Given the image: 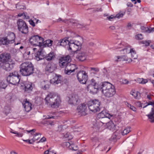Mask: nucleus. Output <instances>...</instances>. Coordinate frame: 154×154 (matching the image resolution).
<instances>
[{"label": "nucleus", "mask_w": 154, "mask_h": 154, "mask_svg": "<svg viewBox=\"0 0 154 154\" xmlns=\"http://www.w3.org/2000/svg\"><path fill=\"white\" fill-rule=\"evenodd\" d=\"M36 49V48H32L29 47L28 48V50L31 51V54H33L34 53V51Z\"/></svg>", "instance_id": "nucleus-53"}, {"label": "nucleus", "mask_w": 154, "mask_h": 154, "mask_svg": "<svg viewBox=\"0 0 154 154\" xmlns=\"http://www.w3.org/2000/svg\"><path fill=\"white\" fill-rule=\"evenodd\" d=\"M115 16H114L113 15H111L110 16L107 17V19L111 21L112 19H115Z\"/></svg>", "instance_id": "nucleus-56"}, {"label": "nucleus", "mask_w": 154, "mask_h": 154, "mask_svg": "<svg viewBox=\"0 0 154 154\" xmlns=\"http://www.w3.org/2000/svg\"><path fill=\"white\" fill-rule=\"evenodd\" d=\"M116 47L117 48H122V49L120 50V51H124V52H125L126 50H128L129 49L128 47H130V46L127 43L124 42H122L119 43L118 46Z\"/></svg>", "instance_id": "nucleus-20"}, {"label": "nucleus", "mask_w": 154, "mask_h": 154, "mask_svg": "<svg viewBox=\"0 0 154 154\" xmlns=\"http://www.w3.org/2000/svg\"><path fill=\"white\" fill-rule=\"evenodd\" d=\"M68 103L73 105H76L77 104L79 100V96L77 94H73L69 97Z\"/></svg>", "instance_id": "nucleus-17"}, {"label": "nucleus", "mask_w": 154, "mask_h": 154, "mask_svg": "<svg viewBox=\"0 0 154 154\" xmlns=\"http://www.w3.org/2000/svg\"><path fill=\"white\" fill-rule=\"evenodd\" d=\"M123 61H126L128 63H130L132 61V60L131 58H128L127 56H123Z\"/></svg>", "instance_id": "nucleus-45"}, {"label": "nucleus", "mask_w": 154, "mask_h": 154, "mask_svg": "<svg viewBox=\"0 0 154 154\" xmlns=\"http://www.w3.org/2000/svg\"><path fill=\"white\" fill-rule=\"evenodd\" d=\"M38 38V35H34L32 36L29 38V42L32 45H38V42L37 40Z\"/></svg>", "instance_id": "nucleus-27"}, {"label": "nucleus", "mask_w": 154, "mask_h": 154, "mask_svg": "<svg viewBox=\"0 0 154 154\" xmlns=\"http://www.w3.org/2000/svg\"><path fill=\"white\" fill-rule=\"evenodd\" d=\"M56 65L52 63H48L45 69L50 72H52L56 68Z\"/></svg>", "instance_id": "nucleus-23"}, {"label": "nucleus", "mask_w": 154, "mask_h": 154, "mask_svg": "<svg viewBox=\"0 0 154 154\" xmlns=\"http://www.w3.org/2000/svg\"><path fill=\"white\" fill-rule=\"evenodd\" d=\"M87 107L85 104H82L79 105L77 107V111L78 115L81 116H85L86 115V111Z\"/></svg>", "instance_id": "nucleus-16"}, {"label": "nucleus", "mask_w": 154, "mask_h": 154, "mask_svg": "<svg viewBox=\"0 0 154 154\" xmlns=\"http://www.w3.org/2000/svg\"><path fill=\"white\" fill-rule=\"evenodd\" d=\"M112 116L111 115L107 113L106 110H103L98 114L97 117L99 119H101L105 118L110 119Z\"/></svg>", "instance_id": "nucleus-18"}, {"label": "nucleus", "mask_w": 154, "mask_h": 154, "mask_svg": "<svg viewBox=\"0 0 154 154\" xmlns=\"http://www.w3.org/2000/svg\"><path fill=\"white\" fill-rule=\"evenodd\" d=\"M112 138L113 140L119 138V137L118 136V134L117 132H115L113 134L112 136Z\"/></svg>", "instance_id": "nucleus-48"}, {"label": "nucleus", "mask_w": 154, "mask_h": 154, "mask_svg": "<svg viewBox=\"0 0 154 154\" xmlns=\"http://www.w3.org/2000/svg\"><path fill=\"white\" fill-rule=\"evenodd\" d=\"M30 24L32 25L33 27L35 26V23L33 21L31 20L29 21Z\"/></svg>", "instance_id": "nucleus-58"}, {"label": "nucleus", "mask_w": 154, "mask_h": 154, "mask_svg": "<svg viewBox=\"0 0 154 154\" xmlns=\"http://www.w3.org/2000/svg\"><path fill=\"white\" fill-rule=\"evenodd\" d=\"M7 85L4 81L0 82V90L2 89H5L7 87Z\"/></svg>", "instance_id": "nucleus-38"}, {"label": "nucleus", "mask_w": 154, "mask_h": 154, "mask_svg": "<svg viewBox=\"0 0 154 154\" xmlns=\"http://www.w3.org/2000/svg\"><path fill=\"white\" fill-rule=\"evenodd\" d=\"M54 57L55 56L54 52H51L44 57L42 52L41 50H40L35 55V59L37 61H39L45 58L47 60L50 61L52 60Z\"/></svg>", "instance_id": "nucleus-9"}, {"label": "nucleus", "mask_w": 154, "mask_h": 154, "mask_svg": "<svg viewBox=\"0 0 154 154\" xmlns=\"http://www.w3.org/2000/svg\"><path fill=\"white\" fill-rule=\"evenodd\" d=\"M14 134H16L15 136L19 137H22L23 135V134L16 131L15 132Z\"/></svg>", "instance_id": "nucleus-50"}, {"label": "nucleus", "mask_w": 154, "mask_h": 154, "mask_svg": "<svg viewBox=\"0 0 154 154\" xmlns=\"http://www.w3.org/2000/svg\"><path fill=\"white\" fill-rule=\"evenodd\" d=\"M151 105L153 107L151 109V111L147 115L150 122H154V102H149L147 105L143 107V108L146 107L147 105Z\"/></svg>", "instance_id": "nucleus-15"}, {"label": "nucleus", "mask_w": 154, "mask_h": 154, "mask_svg": "<svg viewBox=\"0 0 154 154\" xmlns=\"http://www.w3.org/2000/svg\"><path fill=\"white\" fill-rule=\"evenodd\" d=\"M71 41H72L73 42V43L76 46H77V47L80 50L81 48L82 45V44L81 42L79 40H70Z\"/></svg>", "instance_id": "nucleus-34"}, {"label": "nucleus", "mask_w": 154, "mask_h": 154, "mask_svg": "<svg viewBox=\"0 0 154 154\" xmlns=\"http://www.w3.org/2000/svg\"><path fill=\"white\" fill-rule=\"evenodd\" d=\"M146 31L148 33H150L151 32H153L154 31V27L148 28L147 30H146Z\"/></svg>", "instance_id": "nucleus-55"}, {"label": "nucleus", "mask_w": 154, "mask_h": 154, "mask_svg": "<svg viewBox=\"0 0 154 154\" xmlns=\"http://www.w3.org/2000/svg\"><path fill=\"white\" fill-rule=\"evenodd\" d=\"M132 25L131 24V23L130 22H128L127 25V27L128 28H129V27H131L132 26Z\"/></svg>", "instance_id": "nucleus-64"}, {"label": "nucleus", "mask_w": 154, "mask_h": 154, "mask_svg": "<svg viewBox=\"0 0 154 154\" xmlns=\"http://www.w3.org/2000/svg\"><path fill=\"white\" fill-rule=\"evenodd\" d=\"M11 58L10 54L8 53H4L0 54V66L1 63L3 64L9 62Z\"/></svg>", "instance_id": "nucleus-13"}, {"label": "nucleus", "mask_w": 154, "mask_h": 154, "mask_svg": "<svg viewBox=\"0 0 154 154\" xmlns=\"http://www.w3.org/2000/svg\"><path fill=\"white\" fill-rule=\"evenodd\" d=\"M76 76L79 81L81 84H85L88 80L87 74L85 71H80L77 73Z\"/></svg>", "instance_id": "nucleus-11"}, {"label": "nucleus", "mask_w": 154, "mask_h": 154, "mask_svg": "<svg viewBox=\"0 0 154 154\" xmlns=\"http://www.w3.org/2000/svg\"><path fill=\"white\" fill-rule=\"evenodd\" d=\"M64 137L65 138H67L68 140H69L72 138V135H71L69 132L67 133L66 134L64 135Z\"/></svg>", "instance_id": "nucleus-43"}, {"label": "nucleus", "mask_w": 154, "mask_h": 154, "mask_svg": "<svg viewBox=\"0 0 154 154\" xmlns=\"http://www.w3.org/2000/svg\"><path fill=\"white\" fill-rule=\"evenodd\" d=\"M101 91L104 95L107 98L112 97L116 93L114 87L109 82H102Z\"/></svg>", "instance_id": "nucleus-2"}, {"label": "nucleus", "mask_w": 154, "mask_h": 154, "mask_svg": "<svg viewBox=\"0 0 154 154\" xmlns=\"http://www.w3.org/2000/svg\"><path fill=\"white\" fill-rule=\"evenodd\" d=\"M70 60V57L69 55L61 57L59 60L60 66L62 68L66 66Z\"/></svg>", "instance_id": "nucleus-12"}, {"label": "nucleus", "mask_w": 154, "mask_h": 154, "mask_svg": "<svg viewBox=\"0 0 154 154\" xmlns=\"http://www.w3.org/2000/svg\"><path fill=\"white\" fill-rule=\"evenodd\" d=\"M90 69L91 70H93L94 71V72H98L99 71V69L98 68H94V67H91L90 68Z\"/></svg>", "instance_id": "nucleus-54"}, {"label": "nucleus", "mask_w": 154, "mask_h": 154, "mask_svg": "<svg viewBox=\"0 0 154 154\" xmlns=\"http://www.w3.org/2000/svg\"><path fill=\"white\" fill-rule=\"evenodd\" d=\"M9 44H10L8 41L6 37L0 38V44L7 45Z\"/></svg>", "instance_id": "nucleus-32"}, {"label": "nucleus", "mask_w": 154, "mask_h": 154, "mask_svg": "<svg viewBox=\"0 0 154 154\" xmlns=\"http://www.w3.org/2000/svg\"><path fill=\"white\" fill-rule=\"evenodd\" d=\"M53 41L50 40H48L44 42L43 45L45 47H50L52 45Z\"/></svg>", "instance_id": "nucleus-36"}, {"label": "nucleus", "mask_w": 154, "mask_h": 154, "mask_svg": "<svg viewBox=\"0 0 154 154\" xmlns=\"http://www.w3.org/2000/svg\"><path fill=\"white\" fill-rule=\"evenodd\" d=\"M71 143L69 142H65L63 143V144L64 146L68 147L69 149L70 147L71 146Z\"/></svg>", "instance_id": "nucleus-46"}, {"label": "nucleus", "mask_w": 154, "mask_h": 154, "mask_svg": "<svg viewBox=\"0 0 154 154\" xmlns=\"http://www.w3.org/2000/svg\"><path fill=\"white\" fill-rule=\"evenodd\" d=\"M46 103L52 108L58 107L60 102V97L54 93H50L45 98Z\"/></svg>", "instance_id": "nucleus-1"}, {"label": "nucleus", "mask_w": 154, "mask_h": 154, "mask_svg": "<svg viewBox=\"0 0 154 154\" xmlns=\"http://www.w3.org/2000/svg\"><path fill=\"white\" fill-rule=\"evenodd\" d=\"M125 14V12H120L118 14H116L115 16L116 18H119L122 17Z\"/></svg>", "instance_id": "nucleus-42"}, {"label": "nucleus", "mask_w": 154, "mask_h": 154, "mask_svg": "<svg viewBox=\"0 0 154 154\" xmlns=\"http://www.w3.org/2000/svg\"><path fill=\"white\" fill-rule=\"evenodd\" d=\"M69 42V41L68 40H67L66 39H63L60 40V42H59L58 43H60L59 45H60L64 46L66 45L67 44L68 45Z\"/></svg>", "instance_id": "nucleus-33"}, {"label": "nucleus", "mask_w": 154, "mask_h": 154, "mask_svg": "<svg viewBox=\"0 0 154 154\" xmlns=\"http://www.w3.org/2000/svg\"><path fill=\"white\" fill-rule=\"evenodd\" d=\"M109 119L108 118H105L102 119H99L97 122V124L99 126H102L104 124H106V125L107 123H108V121Z\"/></svg>", "instance_id": "nucleus-28"}, {"label": "nucleus", "mask_w": 154, "mask_h": 154, "mask_svg": "<svg viewBox=\"0 0 154 154\" xmlns=\"http://www.w3.org/2000/svg\"><path fill=\"white\" fill-rule=\"evenodd\" d=\"M11 63L8 62L4 63L3 65L1 66L2 68L6 71H10L14 67V64L13 63L10 62Z\"/></svg>", "instance_id": "nucleus-19"}, {"label": "nucleus", "mask_w": 154, "mask_h": 154, "mask_svg": "<svg viewBox=\"0 0 154 154\" xmlns=\"http://www.w3.org/2000/svg\"><path fill=\"white\" fill-rule=\"evenodd\" d=\"M38 39L37 40L38 44L37 46H41L43 45L44 43L43 38L38 36Z\"/></svg>", "instance_id": "nucleus-35"}, {"label": "nucleus", "mask_w": 154, "mask_h": 154, "mask_svg": "<svg viewBox=\"0 0 154 154\" xmlns=\"http://www.w3.org/2000/svg\"><path fill=\"white\" fill-rule=\"evenodd\" d=\"M130 131V128L127 127L124 129L122 132V134L123 135L127 134Z\"/></svg>", "instance_id": "nucleus-39"}, {"label": "nucleus", "mask_w": 154, "mask_h": 154, "mask_svg": "<svg viewBox=\"0 0 154 154\" xmlns=\"http://www.w3.org/2000/svg\"><path fill=\"white\" fill-rule=\"evenodd\" d=\"M141 43L143 44H145L146 46H148L150 43V41L149 40L143 41L141 42Z\"/></svg>", "instance_id": "nucleus-49"}, {"label": "nucleus", "mask_w": 154, "mask_h": 154, "mask_svg": "<svg viewBox=\"0 0 154 154\" xmlns=\"http://www.w3.org/2000/svg\"><path fill=\"white\" fill-rule=\"evenodd\" d=\"M87 54L85 52L80 51L78 52L76 58L80 61H83L85 60L87 57Z\"/></svg>", "instance_id": "nucleus-21"}, {"label": "nucleus", "mask_w": 154, "mask_h": 154, "mask_svg": "<svg viewBox=\"0 0 154 154\" xmlns=\"http://www.w3.org/2000/svg\"><path fill=\"white\" fill-rule=\"evenodd\" d=\"M18 29L22 33L26 34L28 32V27L26 23L22 19H19L17 22Z\"/></svg>", "instance_id": "nucleus-8"}, {"label": "nucleus", "mask_w": 154, "mask_h": 154, "mask_svg": "<svg viewBox=\"0 0 154 154\" xmlns=\"http://www.w3.org/2000/svg\"><path fill=\"white\" fill-rule=\"evenodd\" d=\"M115 58V61L117 62L122 61H123V56H117Z\"/></svg>", "instance_id": "nucleus-41"}, {"label": "nucleus", "mask_w": 154, "mask_h": 154, "mask_svg": "<svg viewBox=\"0 0 154 154\" xmlns=\"http://www.w3.org/2000/svg\"><path fill=\"white\" fill-rule=\"evenodd\" d=\"M46 138L45 137H43L38 142V143L40 142H43L45 141H46Z\"/></svg>", "instance_id": "nucleus-60"}, {"label": "nucleus", "mask_w": 154, "mask_h": 154, "mask_svg": "<svg viewBox=\"0 0 154 154\" xmlns=\"http://www.w3.org/2000/svg\"><path fill=\"white\" fill-rule=\"evenodd\" d=\"M39 135H41V134L40 133H36L34 135V137L31 140L33 142H34L36 140H38V138H39L40 137H38V138H36V136Z\"/></svg>", "instance_id": "nucleus-44"}, {"label": "nucleus", "mask_w": 154, "mask_h": 154, "mask_svg": "<svg viewBox=\"0 0 154 154\" xmlns=\"http://www.w3.org/2000/svg\"><path fill=\"white\" fill-rule=\"evenodd\" d=\"M20 80L19 75L17 71L10 73L7 79L8 82L13 85H16L18 83Z\"/></svg>", "instance_id": "nucleus-7"}, {"label": "nucleus", "mask_w": 154, "mask_h": 154, "mask_svg": "<svg viewBox=\"0 0 154 154\" xmlns=\"http://www.w3.org/2000/svg\"><path fill=\"white\" fill-rule=\"evenodd\" d=\"M100 103L97 100H91L88 102V107L90 110L94 113L99 112L101 110Z\"/></svg>", "instance_id": "nucleus-6"}, {"label": "nucleus", "mask_w": 154, "mask_h": 154, "mask_svg": "<svg viewBox=\"0 0 154 154\" xmlns=\"http://www.w3.org/2000/svg\"><path fill=\"white\" fill-rule=\"evenodd\" d=\"M137 82L139 83L145 84L147 82V80L143 78H138L137 79Z\"/></svg>", "instance_id": "nucleus-37"}, {"label": "nucleus", "mask_w": 154, "mask_h": 154, "mask_svg": "<svg viewBox=\"0 0 154 154\" xmlns=\"http://www.w3.org/2000/svg\"><path fill=\"white\" fill-rule=\"evenodd\" d=\"M72 41H71L70 40L69 41V43L68 45H67V48H69L68 50H70L71 51L73 52H75L78 50H80L78 47L76 46L73 43Z\"/></svg>", "instance_id": "nucleus-22"}, {"label": "nucleus", "mask_w": 154, "mask_h": 154, "mask_svg": "<svg viewBox=\"0 0 154 154\" xmlns=\"http://www.w3.org/2000/svg\"><path fill=\"white\" fill-rule=\"evenodd\" d=\"M34 67L31 62H25L21 64L20 72L23 76H28L33 73Z\"/></svg>", "instance_id": "nucleus-3"}, {"label": "nucleus", "mask_w": 154, "mask_h": 154, "mask_svg": "<svg viewBox=\"0 0 154 154\" xmlns=\"http://www.w3.org/2000/svg\"><path fill=\"white\" fill-rule=\"evenodd\" d=\"M106 126L108 128L111 130L113 131L115 129L116 126L112 121H110L107 123Z\"/></svg>", "instance_id": "nucleus-31"}, {"label": "nucleus", "mask_w": 154, "mask_h": 154, "mask_svg": "<svg viewBox=\"0 0 154 154\" xmlns=\"http://www.w3.org/2000/svg\"><path fill=\"white\" fill-rule=\"evenodd\" d=\"M131 94L136 99H139L140 97V93L135 90L131 91Z\"/></svg>", "instance_id": "nucleus-30"}, {"label": "nucleus", "mask_w": 154, "mask_h": 154, "mask_svg": "<svg viewBox=\"0 0 154 154\" xmlns=\"http://www.w3.org/2000/svg\"><path fill=\"white\" fill-rule=\"evenodd\" d=\"M22 104L26 112H29L32 109V104L29 101L26 100L23 102Z\"/></svg>", "instance_id": "nucleus-25"}, {"label": "nucleus", "mask_w": 154, "mask_h": 154, "mask_svg": "<svg viewBox=\"0 0 154 154\" xmlns=\"http://www.w3.org/2000/svg\"><path fill=\"white\" fill-rule=\"evenodd\" d=\"M128 106L130 109L134 111L135 112L136 111V108L134 106L131 105V104L128 103Z\"/></svg>", "instance_id": "nucleus-47"}, {"label": "nucleus", "mask_w": 154, "mask_h": 154, "mask_svg": "<svg viewBox=\"0 0 154 154\" xmlns=\"http://www.w3.org/2000/svg\"><path fill=\"white\" fill-rule=\"evenodd\" d=\"M61 76L57 75L55 76L53 79L50 80L49 82L48 81H43L41 83V88L44 90L49 89L51 83L58 84L60 83L61 81Z\"/></svg>", "instance_id": "nucleus-4"}, {"label": "nucleus", "mask_w": 154, "mask_h": 154, "mask_svg": "<svg viewBox=\"0 0 154 154\" xmlns=\"http://www.w3.org/2000/svg\"><path fill=\"white\" fill-rule=\"evenodd\" d=\"M58 131H61L62 129V126L61 125H60L58 127Z\"/></svg>", "instance_id": "nucleus-63"}, {"label": "nucleus", "mask_w": 154, "mask_h": 154, "mask_svg": "<svg viewBox=\"0 0 154 154\" xmlns=\"http://www.w3.org/2000/svg\"><path fill=\"white\" fill-rule=\"evenodd\" d=\"M102 9L101 8H94L93 11L95 12L102 11Z\"/></svg>", "instance_id": "nucleus-52"}, {"label": "nucleus", "mask_w": 154, "mask_h": 154, "mask_svg": "<svg viewBox=\"0 0 154 154\" xmlns=\"http://www.w3.org/2000/svg\"><path fill=\"white\" fill-rule=\"evenodd\" d=\"M101 87L102 83L99 85L96 82L95 80L92 79L89 81L87 88L88 91L90 92L93 94H96L98 90H101Z\"/></svg>", "instance_id": "nucleus-5"}, {"label": "nucleus", "mask_w": 154, "mask_h": 154, "mask_svg": "<svg viewBox=\"0 0 154 154\" xmlns=\"http://www.w3.org/2000/svg\"><path fill=\"white\" fill-rule=\"evenodd\" d=\"M6 38L10 44L14 42L15 36L13 32H9Z\"/></svg>", "instance_id": "nucleus-24"}, {"label": "nucleus", "mask_w": 154, "mask_h": 154, "mask_svg": "<svg viewBox=\"0 0 154 154\" xmlns=\"http://www.w3.org/2000/svg\"><path fill=\"white\" fill-rule=\"evenodd\" d=\"M136 106L138 107H142V104L140 102L137 101L135 103Z\"/></svg>", "instance_id": "nucleus-57"}, {"label": "nucleus", "mask_w": 154, "mask_h": 154, "mask_svg": "<svg viewBox=\"0 0 154 154\" xmlns=\"http://www.w3.org/2000/svg\"><path fill=\"white\" fill-rule=\"evenodd\" d=\"M53 153L52 151H49L48 150L45 151L44 152V154H51V153Z\"/></svg>", "instance_id": "nucleus-61"}, {"label": "nucleus", "mask_w": 154, "mask_h": 154, "mask_svg": "<svg viewBox=\"0 0 154 154\" xmlns=\"http://www.w3.org/2000/svg\"><path fill=\"white\" fill-rule=\"evenodd\" d=\"M55 117H56V116H50L49 115H47L46 116V117L45 118L47 119H55Z\"/></svg>", "instance_id": "nucleus-59"}, {"label": "nucleus", "mask_w": 154, "mask_h": 154, "mask_svg": "<svg viewBox=\"0 0 154 154\" xmlns=\"http://www.w3.org/2000/svg\"><path fill=\"white\" fill-rule=\"evenodd\" d=\"M78 148L77 146L75 145V144L71 143V146L70 147L69 149H72L73 150H76L78 149Z\"/></svg>", "instance_id": "nucleus-40"}, {"label": "nucleus", "mask_w": 154, "mask_h": 154, "mask_svg": "<svg viewBox=\"0 0 154 154\" xmlns=\"http://www.w3.org/2000/svg\"><path fill=\"white\" fill-rule=\"evenodd\" d=\"M6 98L8 102V104H7L4 107V112L7 115L10 112L11 109V103L14 99L15 96L12 94H10L6 96Z\"/></svg>", "instance_id": "nucleus-10"}, {"label": "nucleus", "mask_w": 154, "mask_h": 154, "mask_svg": "<svg viewBox=\"0 0 154 154\" xmlns=\"http://www.w3.org/2000/svg\"><path fill=\"white\" fill-rule=\"evenodd\" d=\"M77 27L79 28H82L84 26L83 24H78L77 25Z\"/></svg>", "instance_id": "nucleus-62"}, {"label": "nucleus", "mask_w": 154, "mask_h": 154, "mask_svg": "<svg viewBox=\"0 0 154 154\" xmlns=\"http://www.w3.org/2000/svg\"><path fill=\"white\" fill-rule=\"evenodd\" d=\"M136 38L137 39H141L143 38L142 35L141 34H138L136 36Z\"/></svg>", "instance_id": "nucleus-51"}, {"label": "nucleus", "mask_w": 154, "mask_h": 154, "mask_svg": "<svg viewBox=\"0 0 154 154\" xmlns=\"http://www.w3.org/2000/svg\"><path fill=\"white\" fill-rule=\"evenodd\" d=\"M77 69V67L75 65L69 63L66 66L64 71L65 73L69 75Z\"/></svg>", "instance_id": "nucleus-14"}, {"label": "nucleus", "mask_w": 154, "mask_h": 154, "mask_svg": "<svg viewBox=\"0 0 154 154\" xmlns=\"http://www.w3.org/2000/svg\"><path fill=\"white\" fill-rule=\"evenodd\" d=\"M24 86L25 91L27 92L31 91L32 88L31 83L29 82H26L24 84Z\"/></svg>", "instance_id": "nucleus-29"}, {"label": "nucleus", "mask_w": 154, "mask_h": 154, "mask_svg": "<svg viewBox=\"0 0 154 154\" xmlns=\"http://www.w3.org/2000/svg\"><path fill=\"white\" fill-rule=\"evenodd\" d=\"M128 48L129 49L128 50H126L125 52H124L123 53L125 54L130 53L132 58H133L134 59H137V55L136 54L135 51L133 49L131 48L130 47H128Z\"/></svg>", "instance_id": "nucleus-26"}]
</instances>
